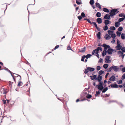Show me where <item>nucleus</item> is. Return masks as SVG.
Wrapping results in <instances>:
<instances>
[{
	"instance_id": "1",
	"label": "nucleus",
	"mask_w": 125,
	"mask_h": 125,
	"mask_svg": "<svg viewBox=\"0 0 125 125\" xmlns=\"http://www.w3.org/2000/svg\"><path fill=\"white\" fill-rule=\"evenodd\" d=\"M118 10V9H115L111 10L110 11L111 12H110V17L111 16L112 17H113L116 14L119 12Z\"/></svg>"
},
{
	"instance_id": "2",
	"label": "nucleus",
	"mask_w": 125,
	"mask_h": 125,
	"mask_svg": "<svg viewBox=\"0 0 125 125\" xmlns=\"http://www.w3.org/2000/svg\"><path fill=\"white\" fill-rule=\"evenodd\" d=\"M119 68H118L117 66H113L110 67V72L111 70H113L114 71L117 72L119 70Z\"/></svg>"
},
{
	"instance_id": "3",
	"label": "nucleus",
	"mask_w": 125,
	"mask_h": 125,
	"mask_svg": "<svg viewBox=\"0 0 125 125\" xmlns=\"http://www.w3.org/2000/svg\"><path fill=\"white\" fill-rule=\"evenodd\" d=\"M92 55L90 54H87L86 56L85 55H83L82 57L81 60L83 62L84 61V59L85 58L86 59H88Z\"/></svg>"
},
{
	"instance_id": "4",
	"label": "nucleus",
	"mask_w": 125,
	"mask_h": 125,
	"mask_svg": "<svg viewBox=\"0 0 125 125\" xmlns=\"http://www.w3.org/2000/svg\"><path fill=\"white\" fill-rule=\"evenodd\" d=\"M102 46L104 48V51H106L107 49L109 48V45H107L105 44H104L102 45Z\"/></svg>"
},
{
	"instance_id": "5",
	"label": "nucleus",
	"mask_w": 125,
	"mask_h": 125,
	"mask_svg": "<svg viewBox=\"0 0 125 125\" xmlns=\"http://www.w3.org/2000/svg\"><path fill=\"white\" fill-rule=\"evenodd\" d=\"M96 77V75H94L93 74H92V76H90L91 79L92 80H94L95 79L96 80H97V78Z\"/></svg>"
},
{
	"instance_id": "6",
	"label": "nucleus",
	"mask_w": 125,
	"mask_h": 125,
	"mask_svg": "<svg viewBox=\"0 0 125 125\" xmlns=\"http://www.w3.org/2000/svg\"><path fill=\"white\" fill-rule=\"evenodd\" d=\"M111 86L112 88H118V85L116 84H111Z\"/></svg>"
},
{
	"instance_id": "7",
	"label": "nucleus",
	"mask_w": 125,
	"mask_h": 125,
	"mask_svg": "<svg viewBox=\"0 0 125 125\" xmlns=\"http://www.w3.org/2000/svg\"><path fill=\"white\" fill-rule=\"evenodd\" d=\"M98 50L97 48L96 49L93 50L92 52V55H94V54L95 53L96 54H97L98 53Z\"/></svg>"
},
{
	"instance_id": "8",
	"label": "nucleus",
	"mask_w": 125,
	"mask_h": 125,
	"mask_svg": "<svg viewBox=\"0 0 125 125\" xmlns=\"http://www.w3.org/2000/svg\"><path fill=\"white\" fill-rule=\"evenodd\" d=\"M105 61L106 63L109 62V56H107L105 59Z\"/></svg>"
},
{
	"instance_id": "9",
	"label": "nucleus",
	"mask_w": 125,
	"mask_h": 125,
	"mask_svg": "<svg viewBox=\"0 0 125 125\" xmlns=\"http://www.w3.org/2000/svg\"><path fill=\"white\" fill-rule=\"evenodd\" d=\"M115 79V76L114 75H113L111 77H110V81H114Z\"/></svg>"
},
{
	"instance_id": "10",
	"label": "nucleus",
	"mask_w": 125,
	"mask_h": 125,
	"mask_svg": "<svg viewBox=\"0 0 125 125\" xmlns=\"http://www.w3.org/2000/svg\"><path fill=\"white\" fill-rule=\"evenodd\" d=\"M2 101L3 102V104H6V103H7V104H8L10 102L9 100H5L4 99Z\"/></svg>"
},
{
	"instance_id": "11",
	"label": "nucleus",
	"mask_w": 125,
	"mask_h": 125,
	"mask_svg": "<svg viewBox=\"0 0 125 125\" xmlns=\"http://www.w3.org/2000/svg\"><path fill=\"white\" fill-rule=\"evenodd\" d=\"M96 87H97L98 89L100 90V91H101L104 88V87L102 86H98V85H97L96 86Z\"/></svg>"
},
{
	"instance_id": "12",
	"label": "nucleus",
	"mask_w": 125,
	"mask_h": 125,
	"mask_svg": "<svg viewBox=\"0 0 125 125\" xmlns=\"http://www.w3.org/2000/svg\"><path fill=\"white\" fill-rule=\"evenodd\" d=\"M115 26L116 27H118L120 25V22H118L115 21Z\"/></svg>"
},
{
	"instance_id": "13",
	"label": "nucleus",
	"mask_w": 125,
	"mask_h": 125,
	"mask_svg": "<svg viewBox=\"0 0 125 125\" xmlns=\"http://www.w3.org/2000/svg\"><path fill=\"white\" fill-rule=\"evenodd\" d=\"M122 47V46L120 45H119H119H117L115 48L117 50H120L121 49Z\"/></svg>"
},
{
	"instance_id": "14",
	"label": "nucleus",
	"mask_w": 125,
	"mask_h": 125,
	"mask_svg": "<svg viewBox=\"0 0 125 125\" xmlns=\"http://www.w3.org/2000/svg\"><path fill=\"white\" fill-rule=\"evenodd\" d=\"M95 5L98 8L101 9V7L99 3L98 2H96L95 4Z\"/></svg>"
},
{
	"instance_id": "15",
	"label": "nucleus",
	"mask_w": 125,
	"mask_h": 125,
	"mask_svg": "<svg viewBox=\"0 0 125 125\" xmlns=\"http://www.w3.org/2000/svg\"><path fill=\"white\" fill-rule=\"evenodd\" d=\"M109 35L108 34H106L105 36H104V38L106 40H108L109 39Z\"/></svg>"
},
{
	"instance_id": "16",
	"label": "nucleus",
	"mask_w": 125,
	"mask_h": 125,
	"mask_svg": "<svg viewBox=\"0 0 125 125\" xmlns=\"http://www.w3.org/2000/svg\"><path fill=\"white\" fill-rule=\"evenodd\" d=\"M97 21L99 24H100L102 22V20L101 18H98L97 19Z\"/></svg>"
},
{
	"instance_id": "17",
	"label": "nucleus",
	"mask_w": 125,
	"mask_h": 125,
	"mask_svg": "<svg viewBox=\"0 0 125 125\" xmlns=\"http://www.w3.org/2000/svg\"><path fill=\"white\" fill-rule=\"evenodd\" d=\"M102 79V76H98L97 80L99 82H100Z\"/></svg>"
},
{
	"instance_id": "18",
	"label": "nucleus",
	"mask_w": 125,
	"mask_h": 125,
	"mask_svg": "<svg viewBox=\"0 0 125 125\" xmlns=\"http://www.w3.org/2000/svg\"><path fill=\"white\" fill-rule=\"evenodd\" d=\"M104 18L105 19H109V14H106L104 17Z\"/></svg>"
},
{
	"instance_id": "19",
	"label": "nucleus",
	"mask_w": 125,
	"mask_h": 125,
	"mask_svg": "<svg viewBox=\"0 0 125 125\" xmlns=\"http://www.w3.org/2000/svg\"><path fill=\"white\" fill-rule=\"evenodd\" d=\"M85 47H84L83 48L81 49L79 51V52H85Z\"/></svg>"
},
{
	"instance_id": "20",
	"label": "nucleus",
	"mask_w": 125,
	"mask_h": 125,
	"mask_svg": "<svg viewBox=\"0 0 125 125\" xmlns=\"http://www.w3.org/2000/svg\"><path fill=\"white\" fill-rule=\"evenodd\" d=\"M87 69L89 71H90V72H92L94 71V68H91L90 67H87Z\"/></svg>"
},
{
	"instance_id": "21",
	"label": "nucleus",
	"mask_w": 125,
	"mask_h": 125,
	"mask_svg": "<svg viewBox=\"0 0 125 125\" xmlns=\"http://www.w3.org/2000/svg\"><path fill=\"white\" fill-rule=\"evenodd\" d=\"M125 19V16H124V18H120L118 20V21L120 22L123 21Z\"/></svg>"
},
{
	"instance_id": "22",
	"label": "nucleus",
	"mask_w": 125,
	"mask_h": 125,
	"mask_svg": "<svg viewBox=\"0 0 125 125\" xmlns=\"http://www.w3.org/2000/svg\"><path fill=\"white\" fill-rule=\"evenodd\" d=\"M76 2L78 5H79L81 4V0H76Z\"/></svg>"
},
{
	"instance_id": "23",
	"label": "nucleus",
	"mask_w": 125,
	"mask_h": 125,
	"mask_svg": "<svg viewBox=\"0 0 125 125\" xmlns=\"http://www.w3.org/2000/svg\"><path fill=\"white\" fill-rule=\"evenodd\" d=\"M96 16L98 17H100L101 16V13L100 12H97L96 14Z\"/></svg>"
},
{
	"instance_id": "24",
	"label": "nucleus",
	"mask_w": 125,
	"mask_h": 125,
	"mask_svg": "<svg viewBox=\"0 0 125 125\" xmlns=\"http://www.w3.org/2000/svg\"><path fill=\"white\" fill-rule=\"evenodd\" d=\"M100 35L101 33L100 32H98L97 34V37L99 39H100L101 38Z\"/></svg>"
},
{
	"instance_id": "25",
	"label": "nucleus",
	"mask_w": 125,
	"mask_h": 125,
	"mask_svg": "<svg viewBox=\"0 0 125 125\" xmlns=\"http://www.w3.org/2000/svg\"><path fill=\"white\" fill-rule=\"evenodd\" d=\"M103 11L105 12H109V10L106 8H103Z\"/></svg>"
},
{
	"instance_id": "26",
	"label": "nucleus",
	"mask_w": 125,
	"mask_h": 125,
	"mask_svg": "<svg viewBox=\"0 0 125 125\" xmlns=\"http://www.w3.org/2000/svg\"><path fill=\"white\" fill-rule=\"evenodd\" d=\"M94 0H91L90 1V3L91 5H93L94 3Z\"/></svg>"
},
{
	"instance_id": "27",
	"label": "nucleus",
	"mask_w": 125,
	"mask_h": 125,
	"mask_svg": "<svg viewBox=\"0 0 125 125\" xmlns=\"http://www.w3.org/2000/svg\"><path fill=\"white\" fill-rule=\"evenodd\" d=\"M104 72V71L102 70L100 71L99 72L98 76H101L100 75H101Z\"/></svg>"
},
{
	"instance_id": "28",
	"label": "nucleus",
	"mask_w": 125,
	"mask_h": 125,
	"mask_svg": "<svg viewBox=\"0 0 125 125\" xmlns=\"http://www.w3.org/2000/svg\"><path fill=\"white\" fill-rule=\"evenodd\" d=\"M109 23V21L108 20H105L104 21V23L105 25H106Z\"/></svg>"
},
{
	"instance_id": "29",
	"label": "nucleus",
	"mask_w": 125,
	"mask_h": 125,
	"mask_svg": "<svg viewBox=\"0 0 125 125\" xmlns=\"http://www.w3.org/2000/svg\"><path fill=\"white\" fill-rule=\"evenodd\" d=\"M92 96V95L90 94H88L86 96V97L88 99L90 98Z\"/></svg>"
},
{
	"instance_id": "30",
	"label": "nucleus",
	"mask_w": 125,
	"mask_h": 125,
	"mask_svg": "<svg viewBox=\"0 0 125 125\" xmlns=\"http://www.w3.org/2000/svg\"><path fill=\"white\" fill-rule=\"evenodd\" d=\"M120 17H122L123 18H124V16H125V15L124 13H121L120 14L118 15Z\"/></svg>"
},
{
	"instance_id": "31",
	"label": "nucleus",
	"mask_w": 125,
	"mask_h": 125,
	"mask_svg": "<svg viewBox=\"0 0 125 125\" xmlns=\"http://www.w3.org/2000/svg\"><path fill=\"white\" fill-rule=\"evenodd\" d=\"M67 50H72V51H73V50H72V49H71L70 45H69L67 47Z\"/></svg>"
},
{
	"instance_id": "32",
	"label": "nucleus",
	"mask_w": 125,
	"mask_h": 125,
	"mask_svg": "<svg viewBox=\"0 0 125 125\" xmlns=\"http://www.w3.org/2000/svg\"><path fill=\"white\" fill-rule=\"evenodd\" d=\"M108 29V27L107 25H105L103 27V29L104 31H106Z\"/></svg>"
},
{
	"instance_id": "33",
	"label": "nucleus",
	"mask_w": 125,
	"mask_h": 125,
	"mask_svg": "<svg viewBox=\"0 0 125 125\" xmlns=\"http://www.w3.org/2000/svg\"><path fill=\"white\" fill-rule=\"evenodd\" d=\"M108 64H105L104 65L103 67L105 69H106L108 67Z\"/></svg>"
},
{
	"instance_id": "34",
	"label": "nucleus",
	"mask_w": 125,
	"mask_h": 125,
	"mask_svg": "<svg viewBox=\"0 0 125 125\" xmlns=\"http://www.w3.org/2000/svg\"><path fill=\"white\" fill-rule=\"evenodd\" d=\"M118 53L120 55V56H121L123 54V52H122L121 51H118Z\"/></svg>"
},
{
	"instance_id": "35",
	"label": "nucleus",
	"mask_w": 125,
	"mask_h": 125,
	"mask_svg": "<svg viewBox=\"0 0 125 125\" xmlns=\"http://www.w3.org/2000/svg\"><path fill=\"white\" fill-rule=\"evenodd\" d=\"M107 52V51H103L102 55L103 56H104L106 54V53Z\"/></svg>"
},
{
	"instance_id": "36",
	"label": "nucleus",
	"mask_w": 125,
	"mask_h": 125,
	"mask_svg": "<svg viewBox=\"0 0 125 125\" xmlns=\"http://www.w3.org/2000/svg\"><path fill=\"white\" fill-rule=\"evenodd\" d=\"M23 83L21 81H20L18 83V86H22V85Z\"/></svg>"
},
{
	"instance_id": "37",
	"label": "nucleus",
	"mask_w": 125,
	"mask_h": 125,
	"mask_svg": "<svg viewBox=\"0 0 125 125\" xmlns=\"http://www.w3.org/2000/svg\"><path fill=\"white\" fill-rule=\"evenodd\" d=\"M100 91H96V94H95V96H97L98 95L100 94Z\"/></svg>"
},
{
	"instance_id": "38",
	"label": "nucleus",
	"mask_w": 125,
	"mask_h": 125,
	"mask_svg": "<svg viewBox=\"0 0 125 125\" xmlns=\"http://www.w3.org/2000/svg\"><path fill=\"white\" fill-rule=\"evenodd\" d=\"M121 38L123 39H124L125 38V34L123 33H122L121 35Z\"/></svg>"
},
{
	"instance_id": "39",
	"label": "nucleus",
	"mask_w": 125,
	"mask_h": 125,
	"mask_svg": "<svg viewBox=\"0 0 125 125\" xmlns=\"http://www.w3.org/2000/svg\"><path fill=\"white\" fill-rule=\"evenodd\" d=\"M121 33L119 31H117L116 32V34L117 36L119 37L120 36Z\"/></svg>"
},
{
	"instance_id": "40",
	"label": "nucleus",
	"mask_w": 125,
	"mask_h": 125,
	"mask_svg": "<svg viewBox=\"0 0 125 125\" xmlns=\"http://www.w3.org/2000/svg\"><path fill=\"white\" fill-rule=\"evenodd\" d=\"M115 29V28L114 26H112L110 28V30H114Z\"/></svg>"
},
{
	"instance_id": "41",
	"label": "nucleus",
	"mask_w": 125,
	"mask_h": 125,
	"mask_svg": "<svg viewBox=\"0 0 125 125\" xmlns=\"http://www.w3.org/2000/svg\"><path fill=\"white\" fill-rule=\"evenodd\" d=\"M111 36L114 39L115 37L116 36V35L115 34H111Z\"/></svg>"
},
{
	"instance_id": "42",
	"label": "nucleus",
	"mask_w": 125,
	"mask_h": 125,
	"mask_svg": "<svg viewBox=\"0 0 125 125\" xmlns=\"http://www.w3.org/2000/svg\"><path fill=\"white\" fill-rule=\"evenodd\" d=\"M123 28L122 27H119L118 29V31H121L123 30Z\"/></svg>"
},
{
	"instance_id": "43",
	"label": "nucleus",
	"mask_w": 125,
	"mask_h": 125,
	"mask_svg": "<svg viewBox=\"0 0 125 125\" xmlns=\"http://www.w3.org/2000/svg\"><path fill=\"white\" fill-rule=\"evenodd\" d=\"M121 50L123 52H125V47H123L121 48Z\"/></svg>"
},
{
	"instance_id": "44",
	"label": "nucleus",
	"mask_w": 125,
	"mask_h": 125,
	"mask_svg": "<svg viewBox=\"0 0 125 125\" xmlns=\"http://www.w3.org/2000/svg\"><path fill=\"white\" fill-rule=\"evenodd\" d=\"M81 16L82 17H83V18L85 17V15L84 13L83 12L81 13Z\"/></svg>"
},
{
	"instance_id": "45",
	"label": "nucleus",
	"mask_w": 125,
	"mask_h": 125,
	"mask_svg": "<svg viewBox=\"0 0 125 125\" xmlns=\"http://www.w3.org/2000/svg\"><path fill=\"white\" fill-rule=\"evenodd\" d=\"M107 88H105L103 90L102 92L103 93H104L107 90Z\"/></svg>"
},
{
	"instance_id": "46",
	"label": "nucleus",
	"mask_w": 125,
	"mask_h": 125,
	"mask_svg": "<svg viewBox=\"0 0 125 125\" xmlns=\"http://www.w3.org/2000/svg\"><path fill=\"white\" fill-rule=\"evenodd\" d=\"M114 51L113 49L110 48V55L111 54L112 52Z\"/></svg>"
},
{
	"instance_id": "47",
	"label": "nucleus",
	"mask_w": 125,
	"mask_h": 125,
	"mask_svg": "<svg viewBox=\"0 0 125 125\" xmlns=\"http://www.w3.org/2000/svg\"><path fill=\"white\" fill-rule=\"evenodd\" d=\"M125 79V73L122 76L121 78L122 80H124Z\"/></svg>"
},
{
	"instance_id": "48",
	"label": "nucleus",
	"mask_w": 125,
	"mask_h": 125,
	"mask_svg": "<svg viewBox=\"0 0 125 125\" xmlns=\"http://www.w3.org/2000/svg\"><path fill=\"white\" fill-rule=\"evenodd\" d=\"M89 72L88 70L87 69H87H85V71H84V73L86 74L87 73Z\"/></svg>"
},
{
	"instance_id": "49",
	"label": "nucleus",
	"mask_w": 125,
	"mask_h": 125,
	"mask_svg": "<svg viewBox=\"0 0 125 125\" xmlns=\"http://www.w3.org/2000/svg\"><path fill=\"white\" fill-rule=\"evenodd\" d=\"M99 82V85H98V86H102V85H103V83L101 81Z\"/></svg>"
},
{
	"instance_id": "50",
	"label": "nucleus",
	"mask_w": 125,
	"mask_h": 125,
	"mask_svg": "<svg viewBox=\"0 0 125 125\" xmlns=\"http://www.w3.org/2000/svg\"><path fill=\"white\" fill-rule=\"evenodd\" d=\"M92 23L94 25L95 27H97V26L96 23L95 22H92Z\"/></svg>"
},
{
	"instance_id": "51",
	"label": "nucleus",
	"mask_w": 125,
	"mask_h": 125,
	"mask_svg": "<svg viewBox=\"0 0 125 125\" xmlns=\"http://www.w3.org/2000/svg\"><path fill=\"white\" fill-rule=\"evenodd\" d=\"M117 45H119H119H120L121 44V43L119 41V40L118 39H117Z\"/></svg>"
},
{
	"instance_id": "52",
	"label": "nucleus",
	"mask_w": 125,
	"mask_h": 125,
	"mask_svg": "<svg viewBox=\"0 0 125 125\" xmlns=\"http://www.w3.org/2000/svg\"><path fill=\"white\" fill-rule=\"evenodd\" d=\"M100 69L101 67L100 66H97L96 69L97 70L99 71L100 70Z\"/></svg>"
},
{
	"instance_id": "53",
	"label": "nucleus",
	"mask_w": 125,
	"mask_h": 125,
	"mask_svg": "<svg viewBox=\"0 0 125 125\" xmlns=\"http://www.w3.org/2000/svg\"><path fill=\"white\" fill-rule=\"evenodd\" d=\"M121 71L123 72H125V67H124L122 68Z\"/></svg>"
},
{
	"instance_id": "54",
	"label": "nucleus",
	"mask_w": 125,
	"mask_h": 125,
	"mask_svg": "<svg viewBox=\"0 0 125 125\" xmlns=\"http://www.w3.org/2000/svg\"><path fill=\"white\" fill-rule=\"evenodd\" d=\"M117 82H118V84H121L122 83V80H120L119 81H117Z\"/></svg>"
},
{
	"instance_id": "55",
	"label": "nucleus",
	"mask_w": 125,
	"mask_h": 125,
	"mask_svg": "<svg viewBox=\"0 0 125 125\" xmlns=\"http://www.w3.org/2000/svg\"><path fill=\"white\" fill-rule=\"evenodd\" d=\"M98 50V51H99V50H100L101 51L102 50V49L101 47H98L97 48Z\"/></svg>"
},
{
	"instance_id": "56",
	"label": "nucleus",
	"mask_w": 125,
	"mask_h": 125,
	"mask_svg": "<svg viewBox=\"0 0 125 125\" xmlns=\"http://www.w3.org/2000/svg\"><path fill=\"white\" fill-rule=\"evenodd\" d=\"M78 18L79 20H80L82 18V17L81 16H79L78 17Z\"/></svg>"
},
{
	"instance_id": "57",
	"label": "nucleus",
	"mask_w": 125,
	"mask_h": 125,
	"mask_svg": "<svg viewBox=\"0 0 125 125\" xmlns=\"http://www.w3.org/2000/svg\"><path fill=\"white\" fill-rule=\"evenodd\" d=\"M1 70H5L7 71H8L9 72H10V71L9 70L8 68H6L5 69H2Z\"/></svg>"
},
{
	"instance_id": "58",
	"label": "nucleus",
	"mask_w": 125,
	"mask_h": 125,
	"mask_svg": "<svg viewBox=\"0 0 125 125\" xmlns=\"http://www.w3.org/2000/svg\"><path fill=\"white\" fill-rule=\"evenodd\" d=\"M59 45H56L55 47V48H54V49L55 50L57 49L59 47Z\"/></svg>"
},
{
	"instance_id": "59",
	"label": "nucleus",
	"mask_w": 125,
	"mask_h": 125,
	"mask_svg": "<svg viewBox=\"0 0 125 125\" xmlns=\"http://www.w3.org/2000/svg\"><path fill=\"white\" fill-rule=\"evenodd\" d=\"M87 21L88 22H89V23H90V24H92V23L90 21V20L89 19H88V20Z\"/></svg>"
},
{
	"instance_id": "60",
	"label": "nucleus",
	"mask_w": 125,
	"mask_h": 125,
	"mask_svg": "<svg viewBox=\"0 0 125 125\" xmlns=\"http://www.w3.org/2000/svg\"><path fill=\"white\" fill-rule=\"evenodd\" d=\"M103 60L102 59H100V60L99 61V62L101 63L103 62Z\"/></svg>"
},
{
	"instance_id": "61",
	"label": "nucleus",
	"mask_w": 125,
	"mask_h": 125,
	"mask_svg": "<svg viewBox=\"0 0 125 125\" xmlns=\"http://www.w3.org/2000/svg\"><path fill=\"white\" fill-rule=\"evenodd\" d=\"M109 74V73H107L106 74L105 76V78H106V77H107V76Z\"/></svg>"
},
{
	"instance_id": "62",
	"label": "nucleus",
	"mask_w": 125,
	"mask_h": 125,
	"mask_svg": "<svg viewBox=\"0 0 125 125\" xmlns=\"http://www.w3.org/2000/svg\"><path fill=\"white\" fill-rule=\"evenodd\" d=\"M96 29H97L99 31H100V28H99V27H98L97 26V27H96Z\"/></svg>"
},
{
	"instance_id": "63",
	"label": "nucleus",
	"mask_w": 125,
	"mask_h": 125,
	"mask_svg": "<svg viewBox=\"0 0 125 125\" xmlns=\"http://www.w3.org/2000/svg\"><path fill=\"white\" fill-rule=\"evenodd\" d=\"M115 41V40L114 39H113V40L111 41V42L112 43H114Z\"/></svg>"
},
{
	"instance_id": "64",
	"label": "nucleus",
	"mask_w": 125,
	"mask_h": 125,
	"mask_svg": "<svg viewBox=\"0 0 125 125\" xmlns=\"http://www.w3.org/2000/svg\"><path fill=\"white\" fill-rule=\"evenodd\" d=\"M118 87L120 88H121L123 87V86L122 85H119Z\"/></svg>"
}]
</instances>
